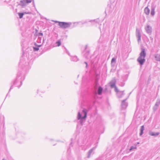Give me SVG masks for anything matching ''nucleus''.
Here are the masks:
<instances>
[{
    "instance_id": "f257e3e1",
    "label": "nucleus",
    "mask_w": 160,
    "mask_h": 160,
    "mask_svg": "<svg viewBox=\"0 0 160 160\" xmlns=\"http://www.w3.org/2000/svg\"><path fill=\"white\" fill-rule=\"evenodd\" d=\"M59 25L61 28H68L70 26L68 23L64 22H59Z\"/></svg>"
},
{
    "instance_id": "f03ea898",
    "label": "nucleus",
    "mask_w": 160,
    "mask_h": 160,
    "mask_svg": "<svg viewBox=\"0 0 160 160\" xmlns=\"http://www.w3.org/2000/svg\"><path fill=\"white\" fill-rule=\"evenodd\" d=\"M32 2V0H23L20 1L21 3V5L22 6H24L26 4H27L31 2Z\"/></svg>"
},
{
    "instance_id": "7ed1b4c3",
    "label": "nucleus",
    "mask_w": 160,
    "mask_h": 160,
    "mask_svg": "<svg viewBox=\"0 0 160 160\" xmlns=\"http://www.w3.org/2000/svg\"><path fill=\"white\" fill-rule=\"evenodd\" d=\"M137 60L141 65L143 64L144 62L145 61V59L144 58L140 57L138 58Z\"/></svg>"
},
{
    "instance_id": "20e7f679",
    "label": "nucleus",
    "mask_w": 160,
    "mask_h": 160,
    "mask_svg": "<svg viewBox=\"0 0 160 160\" xmlns=\"http://www.w3.org/2000/svg\"><path fill=\"white\" fill-rule=\"evenodd\" d=\"M146 56V53L145 52V49L143 48L142 49V52L140 54V57L145 58Z\"/></svg>"
},
{
    "instance_id": "39448f33",
    "label": "nucleus",
    "mask_w": 160,
    "mask_h": 160,
    "mask_svg": "<svg viewBox=\"0 0 160 160\" xmlns=\"http://www.w3.org/2000/svg\"><path fill=\"white\" fill-rule=\"evenodd\" d=\"M145 13L147 14H148L150 12V10L148 7H146L144 9Z\"/></svg>"
},
{
    "instance_id": "423d86ee",
    "label": "nucleus",
    "mask_w": 160,
    "mask_h": 160,
    "mask_svg": "<svg viewBox=\"0 0 160 160\" xmlns=\"http://www.w3.org/2000/svg\"><path fill=\"white\" fill-rule=\"evenodd\" d=\"M102 91V88L101 87H99L98 90V93L99 95H101Z\"/></svg>"
},
{
    "instance_id": "0eeeda50",
    "label": "nucleus",
    "mask_w": 160,
    "mask_h": 160,
    "mask_svg": "<svg viewBox=\"0 0 160 160\" xmlns=\"http://www.w3.org/2000/svg\"><path fill=\"white\" fill-rule=\"evenodd\" d=\"M144 130V127L143 126H142L141 127V132L140 133V135H142L143 133V131Z\"/></svg>"
},
{
    "instance_id": "6e6552de",
    "label": "nucleus",
    "mask_w": 160,
    "mask_h": 160,
    "mask_svg": "<svg viewBox=\"0 0 160 160\" xmlns=\"http://www.w3.org/2000/svg\"><path fill=\"white\" fill-rule=\"evenodd\" d=\"M146 29L148 32H150L151 31V28L149 26H147Z\"/></svg>"
},
{
    "instance_id": "1a4fd4ad",
    "label": "nucleus",
    "mask_w": 160,
    "mask_h": 160,
    "mask_svg": "<svg viewBox=\"0 0 160 160\" xmlns=\"http://www.w3.org/2000/svg\"><path fill=\"white\" fill-rule=\"evenodd\" d=\"M110 86L111 88H115V87H116L115 85V83H112L110 84Z\"/></svg>"
},
{
    "instance_id": "9d476101",
    "label": "nucleus",
    "mask_w": 160,
    "mask_h": 160,
    "mask_svg": "<svg viewBox=\"0 0 160 160\" xmlns=\"http://www.w3.org/2000/svg\"><path fill=\"white\" fill-rule=\"evenodd\" d=\"M155 58L158 61H160V55H157L156 56Z\"/></svg>"
},
{
    "instance_id": "9b49d317",
    "label": "nucleus",
    "mask_w": 160,
    "mask_h": 160,
    "mask_svg": "<svg viewBox=\"0 0 160 160\" xmlns=\"http://www.w3.org/2000/svg\"><path fill=\"white\" fill-rule=\"evenodd\" d=\"M24 14L22 13H18V15L19 16L20 18H22Z\"/></svg>"
},
{
    "instance_id": "f8f14e48",
    "label": "nucleus",
    "mask_w": 160,
    "mask_h": 160,
    "mask_svg": "<svg viewBox=\"0 0 160 160\" xmlns=\"http://www.w3.org/2000/svg\"><path fill=\"white\" fill-rule=\"evenodd\" d=\"M151 13V14H152V15H154V14H155V12H154V9H152V10Z\"/></svg>"
},
{
    "instance_id": "ddd939ff",
    "label": "nucleus",
    "mask_w": 160,
    "mask_h": 160,
    "mask_svg": "<svg viewBox=\"0 0 160 160\" xmlns=\"http://www.w3.org/2000/svg\"><path fill=\"white\" fill-rule=\"evenodd\" d=\"M81 118V115L79 112L78 113V119H79Z\"/></svg>"
},
{
    "instance_id": "4468645a",
    "label": "nucleus",
    "mask_w": 160,
    "mask_h": 160,
    "mask_svg": "<svg viewBox=\"0 0 160 160\" xmlns=\"http://www.w3.org/2000/svg\"><path fill=\"white\" fill-rule=\"evenodd\" d=\"M159 133H151V135L152 136H157L159 134Z\"/></svg>"
},
{
    "instance_id": "2eb2a0df",
    "label": "nucleus",
    "mask_w": 160,
    "mask_h": 160,
    "mask_svg": "<svg viewBox=\"0 0 160 160\" xmlns=\"http://www.w3.org/2000/svg\"><path fill=\"white\" fill-rule=\"evenodd\" d=\"M115 92L117 93L119 92V90L118 88H117V87H115Z\"/></svg>"
},
{
    "instance_id": "dca6fc26",
    "label": "nucleus",
    "mask_w": 160,
    "mask_h": 160,
    "mask_svg": "<svg viewBox=\"0 0 160 160\" xmlns=\"http://www.w3.org/2000/svg\"><path fill=\"white\" fill-rule=\"evenodd\" d=\"M56 43L58 44V46H60L61 45V42L60 41L57 42Z\"/></svg>"
},
{
    "instance_id": "f3484780",
    "label": "nucleus",
    "mask_w": 160,
    "mask_h": 160,
    "mask_svg": "<svg viewBox=\"0 0 160 160\" xmlns=\"http://www.w3.org/2000/svg\"><path fill=\"white\" fill-rule=\"evenodd\" d=\"M84 114H85V115H84V117H83L82 118L84 119V118H85L86 117H87V113L86 112H84Z\"/></svg>"
},
{
    "instance_id": "a211bd4d",
    "label": "nucleus",
    "mask_w": 160,
    "mask_h": 160,
    "mask_svg": "<svg viewBox=\"0 0 160 160\" xmlns=\"http://www.w3.org/2000/svg\"><path fill=\"white\" fill-rule=\"evenodd\" d=\"M115 59L114 58H113L112 59L111 62L112 63L113 62H115Z\"/></svg>"
},
{
    "instance_id": "6ab92c4d",
    "label": "nucleus",
    "mask_w": 160,
    "mask_h": 160,
    "mask_svg": "<svg viewBox=\"0 0 160 160\" xmlns=\"http://www.w3.org/2000/svg\"><path fill=\"white\" fill-rule=\"evenodd\" d=\"M34 49L36 51H38L39 50L38 48H34Z\"/></svg>"
},
{
    "instance_id": "aec40b11",
    "label": "nucleus",
    "mask_w": 160,
    "mask_h": 160,
    "mask_svg": "<svg viewBox=\"0 0 160 160\" xmlns=\"http://www.w3.org/2000/svg\"><path fill=\"white\" fill-rule=\"evenodd\" d=\"M39 35L41 36L43 35V34L42 33L40 32L39 33Z\"/></svg>"
},
{
    "instance_id": "412c9836",
    "label": "nucleus",
    "mask_w": 160,
    "mask_h": 160,
    "mask_svg": "<svg viewBox=\"0 0 160 160\" xmlns=\"http://www.w3.org/2000/svg\"><path fill=\"white\" fill-rule=\"evenodd\" d=\"M132 148H131V149H130V150H132Z\"/></svg>"
},
{
    "instance_id": "4be33fe9",
    "label": "nucleus",
    "mask_w": 160,
    "mask_h": 160,
    "mask_svg": "<svg viewBox=\"0 0 160 160\" xmlns=\"http://www.w3.org/2000/svg\"><path fill=\"white\" fill-rule=\"evenodd\" d=\"M121 92L122 93H123V91H122Z\"/></svg>"
},
{
    "instance_id": "5701e85b",
    "label": "nucleus",
    "mask_w": 160,
    "mask_h": 160,
    "mask_svg": "<svg viewBox=\"0 0 160 160\" xmlns=\"http://www.w3.org/2000/svg\"><path fill=\"white\" fill-rule=\"evenodd\" d=\"M85 63L86 64V65H87V64L86 62H85Z\"/></svg>"
},
{
    "instance_id": "b1692460",
    "label": "nucleus",
    "mask_w": 160,
    "mask_h": 160,
    "mask_svg": "<svg viewBox=\"0 0 160 160\" xmlns=\"http://www.w3.org/2000/svg\"><path fill=\"white\" fill-rule=\"evenodd\" d=\"M140 37H139V39L140 40Z\"/></svg>"
},
{
    "instance_id": "393cba45",
    "label": "nucleus",
    "mask_w": 160,
    "mask_h": 160,
    "mask_svg": "<svg viewBox=\"0 0 160 160\" xmlns=\"http://www.w3.org/2000/svg\"><path fill=\"white\" fill-rule=\"evenodd\" d=\"M3 160H6L4 159H3Z\"/></svg>"
}]
</instances>
